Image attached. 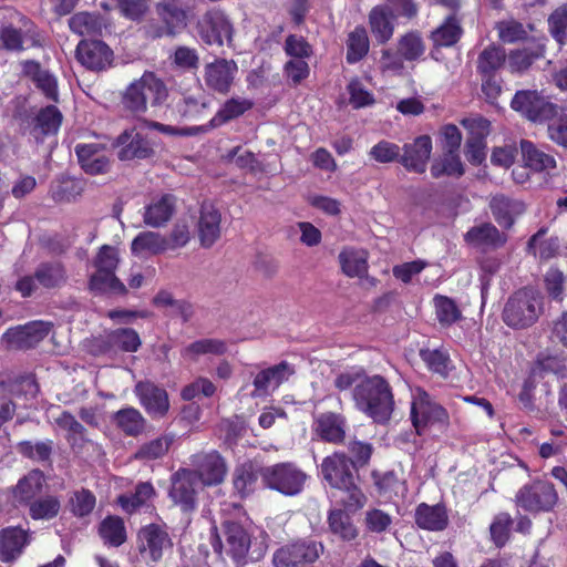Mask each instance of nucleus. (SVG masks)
<instances>
[{
  "mask_svg": "<svg viewBox=\"0 0 567 567\" xmlns=\"http://www.w3.org/2000/svg\"><path fill=\"white\" fill-rule=\"evenodd\" d=\"M350 512L347 508H334L328 512L327 524L329 532L342 542H352L358 535V528L354 525Z\"/></svg>",
  "mask_w": 567,
  "mask_h": 567,
  "instance_id": "obj_37",
  "label": "nucleus"
},
{
  "mask_svg": "<svg viewBox=\"0 0 567 567\" xmlns=\"http://www.w3.org/2000/svg\"><path fill=\"white\" fill-rule=\"evenodd\" d=\"M433 301L436 319L441 326L451 327L462 319V311L452 298L436 295Z\"/></svg>",
  "mask_w": 567,
  "mask_h": 567,
  "instance_id": "obj_59",
  "label": "nucleus"
},
{
  "mask_svg": "<svg viewBox=\"0 0 567 567\" xmlns=\"http://www.w3.org/2000/svg\"><path fill=\"white\" fill-rule=\"evenodd\" d=\"M533 372L539 378H545L548 374L565 377L567 361L558 355H538Z\"/></svg>",
  "mask_w": 567,
  "mask_h": 567,
  "instance_id": "obj_61",
  "label": "nucleus"
},
{
  "mask_svg": "<svg viewBox=\"0 0 567 567\" xmlns=\"http://www.w3.org/2000/svg\"><path fill=\"white\" fill-rule=\"evenodd\" d=\"M237 72L238 66L234 60L215 59L204 68L205 85L215 93L227 95L231 90Z\"/></svg>",
  "mask_w": 567,
  "mask_h": 567,
  "instance_id": "obj_16",
  "label": "nucleus"
},
{
  "mask_svg": "<svg viewBox=\"0 0 567 567\" xmlns=\"http://www.w3.org/2000/svg\"><path fill=\"white\" fill-rule=\"evenodd\" d=\"M62 118V113L56 106L48 105L37 114L33 132L42 136L54 135L61 126Z\"/></svg>",
  "mask_w": 567,
  "mask_h": 567,
  "instance_id": "obj_57",
  "label": "nucleus"
},
{
  "mask_svg": "<svg viewBox=\"0 0 567 567\" xmlns=\"http://www.w3.org/2000/svg\"><path fill=\"white\" fill-rule=\"evenodd\" d=\"M96 347L101 353L136 352L142 340L133 328H118L96 339Z\"/></svg>",
  "mask_w": 567,
  "mask_h": 567,
  "instance_id": "obj_23",
  "label": "nucleus"
},
{
  "mask_svg": "<svg viewBox=\"0 0 567 567\" xmlns=\"http://www.w3.org/2000/svg\"><path fill=\"white\" fill-rule=\"evenodd\" d=\"M227 351L226 342L220 339H200L189 343L182 350V357L196 361L199 355H223Z\"/></svg>",
  "mask_w": 567,
  "mask_h": 567,
  "instance_id": "obj_56",
  "label": "nucleus"
},
{
  "mask_svg": "<svg viewBox=\"0 0 567 567\" xmlns=\"http://www.w3.org/2000/svg\"><path fill=\"white\" fill-rule=\"evenodd\" d=\"M432 140L429 135H420L412 143H405L401 147L400 164L408 171L423 174L432 153Z\"/></svg>",
  "mask_w": 567,
  "mask_h": 567,
  "instance_id": "obj_21",
  "label": "nucleus"
},
{
  "mask_svg": "<svg viewBox=\"0 0 567 567\" xmlns=\"http://www.w3.org/2000/svg\"><path fill=\"white\" fill-rule=\"evenodd\" d=\"M464 34L462 20L456 13H451L431 31L429 39L432 42L430 56L440 61L442 48H452L456 45Z\"/></svg>",
  "mask_w": 567,
  "mask_h": 567,
  "instance_id": "obj_18",
  "label": "nucleus"
},
{
  "mask_svg": "<svg viewBox=\"0 0 567 567\" xmlns=\"http://www.w3.org/2000/svg\"><path fill=\"white\" fill-rule=\"evenodd\" d=\"M32 535L21 526H8L0 529V560L12 564L18 560L31 544Z\"/></svg>",
  "mask_w": 567,
  "mask_h": 567,
  "instance_id": "obj_19",
  "label": "nucleus"
},
{
  "mask_svg": "<svg viewBox=\"0 0 567 567\" xmlns=\"http://www.w3.org/2000/svg\"><path fill=\"white\" fill-rule=\"evenodd\" d=\"M347 419L341 413L323 412L315 420V431L328 443L341 444L346 439Z\"/></svg>",
  "mask_w": 567,
  "mask_h": 567,
  "instance_id": "obj_28",
  "label": "nucleus"
},
{
  "mask_svg": "<svg viewBox=\"0 0 567 567\" xmlns=\"http://www.w3.org/2000/svg\"><path fill=\"white\" fill-rule=\"evenodd\" d=\"M259 475L265 487L286 496L300 494L307 481V474L290 462L261 467Z\"/></svg>",
  "mask_w": 567,
  "mask_h": 567,
  "instance_id": "obj_8",
  "label": "nucleus"
},
{
  "mask_svg": "<svg viewBox=\"0 0 567 567\" xmlns=\"http://www.w3.org/2000/svg\"><path fill=\"white\" fill-rule=\"evenodd\" d=\"M34 272L39 286L48 290L62 288L69 279L64 264L58 260L39 264Z\"/></svg>",
  "mask_w": 567,
  "mask_h": 567,
  "instance_id": "obj_36",
  "label": "nucleus"
},
{
  "mask_svg": "<svg viewBox=\"0 0 567 567\" xmlns=\"http://www.w3.org/2000/svg\"><path fill=\"white\" fill-rule=\"evenodd\" d=\"M105 146L99 143H82L74 148L81 168L89 175L105 174L110 169V159L102 152Z\"/></svg>",
  "mask_w": 567,
  "mask_h": 567,
  "instance_id": "obj_25",
  "label": "nucleus"
},
{
  "mask_svg": "<svg viewBox=\"0 0 567 567\" xmlns=\"http://www.w3.org/2000/svg\"><path fill=\"white\" fill-rule=\"evenodd\" d=\"M420 357L426 368L442 378H447L451 371V358L447 351L441 349H422Z\"/></svg>",
  "mask_w": 567,
  "mask_h": 567,
  "instance_id": "obj_58",
  "label": "nucleus"
},
{
  "mask_svg": "<svg viewBox=\"0 0 567 567\" xmlns=\"http://www.w3.org/2000/svg\"><path fill=\"white\" fill-rule=\"evenodd\" d=\"M22 73L29 78L48 100L58 102V81L48 70L41 68L35 60H25L21 63Z\"/></svg>",
  "mask_w": 567,
  "mask_h": 567,
  "instance_id": "obj_33",
  "label": "nucleus"
},
{
  "mask_svg": "<svg viewBox=\"0 0 567 567\" xmlns=\"http://www.w3.org/2000/svg\"><path fill=\"white\" fill-rule=\"evenodd\" d=\"M410 417L417 435L424 434L429 426L437 425L440 429H446L450 425L447 410L433 401L430 394L421 389L411 404Z\"/></svg>",
  "mask_w": 567,
  "mask_h": 567,
  "instance_id": "obj_9",
  "label": "nucleus"
},
{
  "mask_svg": "<svg viewBox=\"0 0 567 567\" xmlns=\"http://www.w3.org/2000/svg\"><path fill=\"white\" fill-rule=\"evenodd\" d=\"M131 251L134 256L165 254L167 252L165 235L151 230L141 231L132 240Z\"/></svg>",
  "mask_w": 567,
  "mask_h": 567,
  "instance_id": "obj_43",
  "label": "nucleus"
},
{
  "mask_svg": "<svg viewBox=\"0 0 567 567\" xmlns=\"http://www.w3.org/2000/svg\"><path fill=\"white\" fill-rule=\"evenodd\" d=\"M254 107V102L245 97H230L226 100L210 118L208 125L212 128L220 127L233 120L244 115Z\"/></svg>",
  "mask_w": 567,
  "mask_h": 567,
  "instance_id": "obj_38",
  "label": "nucleus"
},
{
  "mask_svg": "<svg viewBox=\"0 0 567 567\" xmlns=\"http://www.w3.org/2000/svg\"><path fill=\"white\" fill-rule=\"evenodd\" d=\"M293 373V368L287 361L259 371L252 381L255 390L251 395L255 398L267 395L270 388H279Z\"/></svg>",
  "mask_w": 567,
  "mask_h": 567,
  "instance_id": "obj_27",
  "label": "nucleus"
},
{
  "mask_svg": "<svg viewBox=\"0 0 567 567\" xmlns=\"http://www.w3.org/2000/svg\"><path fill=\"white\" fill-rule=\"evenodd\" d=\"M547 122L548 138L557 146L567 150V113H557Z\"/></svg>",
  "mask_w": 567,
  "mask_h": 567,
  "instance_id": "obj_64",
  "label": "nucleus"
},
{
  "mask_svg": "<svg viewBox=\"0 0 567 567\" xmlns=\"http://www.w3.org/2000/svg\"><path fill=\"white\" fill-rule=\"evenodd\" d=\"M505 62V49L494 43L488 44L477 56L476 72L478 75H498Z\"/></svg>",
  "mask_w": 567,
  "mask_h": 567,
  "instance_id": "obj_42",
  "label": "nucleus"
},
{
  "mask_svg": "<svg viewBox=\"0 0 567 567\" xmlns=\"http://www.w3.org/2000/svg\"><path fill=\"white\" fill-rule=\"evenodd\" d=\"M545 51V45L539 43L512 50L508 55L511 71L513 73L527 71L537 60L544 58Z\"/></svg>",
  "mask_w": 567,
  "mask_h": 567,
  "instance_id": "obj_48",
  "label": "nucleus"
},
{
  "mask_svg": "<svg viewBox=\"0 0 567 567\" xmlns=\"http://www.w3.org/2000/svg\"><path fill=\"white\" fill-rule=\"evenodd\" d=\"M135 394L141 405L153 419L164 417L169 410V399L164 388L151 381H140L135 385Z\"/></svg>",
  "mask_w": 567,
  "mask_h": 567,
  "instance_id": "obj_20",
  "label": "nucleus"
},
{
  "mask_svg": "<svg viewBox=\"0 0 567 567\" xmlns=\"http://www.w3.org/2000/svg\"><path fill=\"white\" fill-rule=\"evenodd\" d=\"M165 83L152 72H145L141 79L132 82L122 96L125 111L138 117L147 110V101L152 105H161L167 99Z\"/></svg>",
  "mask_w": 567,
  "mask_h": 567,
  "instance_id": "obj_4",
  "label": "nucleus"
},
{
  "mask_svg": "<svg viewBox=\"0 0 567 567\" xmlns=\"http://www.w3.org/2000/svg\"><path fill=\"white\" fill-rule=\"evenodd\" d=\"M414 520L424 530L442 532L449 525V515L443 504L421 503L415 508Z\"/></svg>",
  "mask_w": 567,
  "mask_h": 567,
  "instance_id": "obj_34",
  "label": "nucleus"
},
{
  "mask_svg": "<svg viewBox=\"0 0 567 567\" xmlns=\"http://www.w3.org/2000/svg\"><path fill=\"white\" fill-rule=\"evenodd\" d=\"M511 107L533 123H545L558 113V105L535 90L517 91L511 101Z\"/></svg>",
  "mask_w": 567,
  "mask_h": 567,
  "instance_id": "obj_10",
  "label": "nucleus"
},
{
  "mask_svg": "<svg viewBox=\"0 0 567 567\" xmlns=\"http://www.w3.org/2000/svg\"><path fill=\"white\" fill-rule=\"evenodd\" d=\"M45 486L47 477L43 471L32 468L18 480L12 488V496L19 505L27 506L42 495Z\"/></svg>",
  "mask_w": 567,
  "mask_h": 567,
  "instance_id": "obj_26",
  "label": "nucleus"
},
{
  "mask_svg": "<svg viewBox=\"0 0 567 567\" xmlns=\"http://www.w3.org/2000/svg\"><path fill=\"white\" fill-rule=\"evenodd\" d=\"M115 144L121 146L117 154L121 161L145 159L154 154L147 138L140 133L133 135V131L121 133Z\"/></svg>",
  "mask_w": 567,
  "mask_h": 567,
  "instance_id": "obj_31",
  "label": "nucleus"
},
{
  "mask_svg": "<svg viewBox=\"0 0 567 567\" xmlns=\"http://www.w3.org/2000/svg\"><path fill=\"white\" fill-rule=\"evenodd\" d=\"M52 329V323L45 321H32L24 326L11 328L3 333V340L9 347L19 350L35 348L44 340Z\"/></svg>",
  "mask_w": 567,
  "mask_h": 567,
  "instance_id": "obj_15",
  "label": "nucleus"
},
{
  "mask_svg": "<svg viewBox=\"0 0 567 567\" xmlns=\"http://www.w3.org/2000/svg\"><path fill=\"white\" fill-rule=\"evenodd\" d=\"M545 311V298L534 287L515 290L502 310L503 322L513 330H527L535 326Z\"/></svg>",
  "mask_w": 567,
  "mask_h": 567,
  "instance_id": "obj_3",
  "label": "nucleus"
},
{
  "mask_svg": "<svg viewBox=\"0 0 567 567\" xmlns=\"http://www.w3.org/2000/svg\"><path fill=\"white\" fill-rule=\"evenodd\" d=\"M464 241L483 251L496 250L506 244L507 236L501 233L492 223H483L471 227L464 234Z\"/></svg>",
  "mask_w": 567,
  "mask_h": 567,
  "instance_id": "obj_24",
  "label": "nucleus"
},
{
  "mask_svg": "<svg viewBox=\"0 0 567 567\" xmlns=\"http://www.w3.org/2000/svg\"><path fill=\"white\" fill-rule=\"evenodd\" d=\"M559 501L555 485L546 478H535L524 484L515 495L517 507L533 515L549 513Z\"/></svg>",
  "mask_w": 567,
  "mask_h": 567,
  "instance_id": "obj_6",
  "label": "nucleus"
},
{
  "mask_svg": "<svg viewBox=\"0 0 567 567\" xmlns=\"http://www.w3.org/2000/svg\"><path fill=\"white\" fill-rule=\"evenodd\" d=\"M371 477L381 496L393 497L406 491L405 481L401 480L395 471H372Z\"/></svg>",
  "mask_w": 567,
  "mask_h": 567,
  "instance_id": "obj_52",
  "label": "nucleus"
},
{
  "mask_svg": "<svg viewBox=\"0 0 567 567\" xmlns=\"http://www.w3.org/2000/svg\"><path fill=\"white\" fill-rule=\"evenodd\" d=\"M168 496L183 513L190 514L197 509L198 482L189 468H178L171 478Z\"/></svg>",
  "mask_w": 567,
  "mask_h": 567,
  "instance_id": "obj_12",
  "label": "nucleus"
},
{
  "mask_svg": "<svg viewBox=\"0 0 567 567\" xmlns=\"http://www.w3.org/2000/svg\"><path fill=\"white\" fill-rule=\"evenodd\" d=\"M194 29L200 41L209 47L231 44L235 29L227 13L220 8H209L195 21Z\"/></svg>",
  "mask_w": 567,
  "mask_h": 567,
  "instance_id": "obj_7",
  "label": "nucleus"
},
{
  "mask_svg": "<svg viewBox=\"0 0 567 567\" xmlns=\"http://www.w3.org/2000/svg\"><path fill=\"white\" fill-rule=\"evenodd\" d=\"M396 48L406 62L421 60L426 50L422 34L417 30H411L402 34L398 39Z\"/></svg>",
  "mask_w": 567,
  "mask_h": 567,
  "instance_id": "obj_51",
  "label": "nucleus"
},
{
  "mask_svg": "<svg viewBox=\"0 0 567 567\" xmlns=\"http://www.w3.org/2000/svg\"><path fill=\"white\" fill-rule=\"evenodd\" d=\"M189 472L203 486L221 484L227 474V464L217 451L199 452L190 456Z\"/></svg>",
  "mask_w": 567,
  "mask_h": 567,
  "instance_id": "obj_11",
  "label": "nucleus"
},
{
  "mask_svg": "<svg viewBox=\"0 0 567 567\" xmlns=\"http://www.w3.org/2000/svg\"><path fill=\"white\" fill-rule=\"evenodd\" d=\"M177 197L171 193L154 196L143 208V221L152 228L165 227L176 212Z\"/></svg>",
  "mask_w": 567,
  "mask_h": 567,
  "instance_id": "obj_22",
  "label": "nucleus"
},
{
  "mask_svg": "<svg viewBox=\"0 0 567 567\" xmlns=\"http://www.w3.org/2000/svg\"><path fill=\"white\" fill-rule=\"evenodd\" d=\"M339 261L342 271L351 278L363 277L368 271V262L353 250H342L339 254Z\"/></svg>",
  "mask_w": 567,
  "mask_h": 567,
  "instance_id": "obj_63",
  "label": "nucleus"
},
{
  "mask_svg": "<svg viewBox=\"0 0 567 567\" xmlns=\"http://www.w3.org/2000/svg\"><path fill=\"white\" fill-rule=\"evenodd\" d=\"M221 215L213 205H203L198 219L200 246L210 248L220 237Z\"/></svg>",
  "mask_w": 567,
  "mask_h": 567,
  "instance_id": "obj_35",
  "label": "nucleus"
},
{
  "mask_svg": "<svg viewBox=\"0 0 567 567\" xmlns=\"http://www.w3.org/2000/svg\"><path fill=\"white\" fill-rule=\"evenodd\" d=\"M400 152L401 147L399 144L381 140L370 148L368 155L370 159L378 164H391L400 163Z\"/></svg>",
  "mask_w": 567,
  "mask_h": 567,
  "instance_id": "obj_62",
  "label": "nucleus"
},
{
  "mask_svg": "<svg viewBox=\"0 0 567 567\" xmlns=\"http://www.w3.org/2000/svg\"><path fill=\"white\" fill-rule=\"evenodd\" d=\"M519 146L526 167L537 173L556 168L555 157L537 147L532 141L522 140Z\"/></svg>",
  "mask_w": 567,
  "mask_h": 567,
  "instance_id": "obj_41",
  "label": "nucleus"
},
{
  "mask_svg": "<svg viewBox=\"0 0 567 567\" xmlns=\"http://www.w3.org/2000/svg\"><path fill=\"white\" fill-rule=\"evenodd\" d=\"M89 287L92 291L99 293H110L114 296H126L127 288L115 275V272L95 271L89 278Z\"/></svg>",
  "mask_w": 567,
  "mask_h": 567,
  "instance_id": "obj_49",
  "label": "nucleus"
},
{
  "mask_svg": "<svg viewBox=\"0 0 567 567\" xmlns=\"http://www.w3.org/2000/svg\"><path fill=\"white\" fill-rule=\"evenodd\" d=\"M430 171L433 178L442 176L460 178L464 175L465 167L460 152L443 151V154L433 161Z\"/></svg>",
  "mask_w": 567,
  "mask_h": 567,
  "instance_id": "obj_47",
  "label": "nucleus"
},
{
  "mask_svg": "<svg viewBox=\"0 0 567 567\" xmlns=\"http://www.w3.org/2000/svg\"><path fill=\"white\" fill-rule=\"evenodd\" d=\"M99 536L109 547L122 546L127 540L124 519L117 515H107L99 525Z\"/></svg>",
  "mask_w": 567,
  "mask_h": 567,
  "instance_id": "obj_46",
  "label": "nucleus"
},
{
  "mask_svg": "<svg viewBox=\"0 0 567 567\" xmlns=\"http://www.w3.org/2000/svg\"><path fill=\"white\" fill-rule=\"evenodd\" d=\"M22 25L24 30L16 28L12 24L2 25L0 28L1 48L10 52H21L25 50L24 41L29 42V47H43V39L37 25L28 18H23Z\"/></svg>",
  "mask_w": 567,
  "mask_h": 567,
  "instance_id": "obj_13",
  "label": "nucleus"
},
{
  "mask_svg": "<svg viewBox=\"0 0 567 567\" xmlns=\"http://www.w3.org/2000/svg\"><path fill=\"white\" fill-rule=\"evenodd\" d=\"M174 442L173 434H162L143 443L134 453V458L141 462H151L162 458L167 454Z\"/></svg>",
  "mask_w": 567,
  "mask_h": 567,
  "instance_id": "obj_50",
  "label": "nucleus"
},
{
  "mask_svg": "<svg viewBox=\"0 0 567 567\" xmlns=\"http://www.w3.org/2000/svg\"><path fill=\"white\" fill-rule=\"evenodd\" d=\"M17 453L33 463L52 464L54 442L51 439L43 441L23 440L16 445Z\"/></svg>",
  "mask_w": 567,
  "mask_h": 567,
  "instance_id": "obj_39",
  "label": "nucleus"
},
{
  "mask_svg": "<svg viewBox=\"0 0 567 567\" xmlns=\"http://www.w3.org/2000/svg\"><path fill=\"white\" fill-rule=\"evenodd\" d=\"M156 491L151 482H140L131 494H121L117 504L126 514H133L155 498Z\"/></svg>",
  "mask_w": 567,
  "mask_h": 567,
  "instance_id": "obj_45",
  "label": "nucleus"
},
{
  "mask_svg": "<svg viewBox=\"0 0 567 567\" xmlns=\"http://www.w3.org/2000/svg\"><path fill=\"white\" fill-rule=\"evenodd\" d=\"M489 209L495 221L504 229H511L517 216L525 212L523 202L498 194L489 200Z\"/></svg>",
  "mask_w": 567,
  "mask_h": 567,
  "instance_id": "obj_30",
  "label": "nucleus"
},
{
  "mask_svg": "<svg viewBox=\"0 0 567 567\" xmlns=\"http://www.w3.org/2000/svg\"><path fill=\"white\" fill-rule=\"evenodd\" d=\"M27 507L33 520H51L59 515L61 501L59 496L48 494L35 498Z\"/></svg>",
  "mask_w": 567,
  "mask_h": 567,
  "instance_id": "obj_53",
  "label": "nucleus"
},
{
  "mask_svg": "<svg viewBox=\"0 0 567 567\" xmlns=\"http://www.w3.org/2000/svg\"><path fill=\"white\" fill-rule=\"evenodd\" d=\"M346 61L348 64H355L362 61L370 51V39L363 25H357L347 35Z\"/></svg>",
  "mask_w": 567,
  "mask_h": 567,
  "instance_id": "obj_44",
  "label": "nucleus"
},
{
  "mask_svg": "<svg viewBox=\"0 0 567 567\" xmlns=\"http://www.w3.org/2000/svg\"><path fill=\"white\" fill-rule=\"evenodd\" d=\"M395 16L388 4L374 6L369 14L370 30L379 44L388 43L394 33Z\"/></svg>",
  "mask_w": 567,
  "mask_h": 567,
  "instance_id": "obj_32",
  "label": "nucleus"
},
{
  "mask_svg": "<svg viewBox=\"0 0 567 567\" xmlns=\"http://www.w3.org/2000/svg\"><path fill=\"white\" fill-rule=\"evenodd\" d=\"M228 555L236 563H243L248 554L251 537L247 529L237 522L226 520L223 524Z\"/></svg>",
  "mask_w": 567,
  "mask_h": 567,
  "instance_id": "obj_29",
  "label": "nucleus"
},
{
  "mask_svg": "<svg viewBox=\"0 0 567 567\" xmlns=\"http://www.w3.org/2000/svg\"><path fill=\"white\" fill-rule=\"evenodd\" d=\"M321 475L328 485L339 492V503L352 513L361 509L367 496L361 489L360 475L344 452H334L321 463Z\"/></svg>",
  "mask_w": 567,
  "mask_h": 567,
  "instance_id": "obj_1",
  "label": "nucleus"
},
{
  "mask_svg": "<svg viewBox=\"0 0 567 567\" xmlns=\"http://www.w3.org/2000/svg\"><path fill=\"white\" fill-rule=\"evenodd\" d=\"M259 476V472L255 471L251 464H243L235 468L233 487L239 498L244 499L255 491Z\"/></svg>",
  "mask_w": 567,
  "mask_h": 567,
  "instance_id": "obj_55",
  "label": "nucleus"
},
{
  "mask_svg": "<svg viewBox=\"0 0 567 567\" xmlns=\"http://www.w3.org/2000/svg\"><path fill=\"white\" fill-rule=\"evenodd\" d=\"M137 539L141 555H147L153 563L162 560L164 551L173 547L166 527L154 523L143 526L138 530Z\"/></svg>",
  "mask_w": 567,
  "mask_h": 567,
  "instance_id": "obj_14",
  "label": "nucleus"
},
{
  "mask_svg": "<svg viewBox=\"0 0 567 567\" xmlns=\"http://www.w3.org/2000/svg\"><path fill=\"white\" fill-rule=\"evenodd\" d=\"M189 8L184 0H161L155 6V12L162 22L150 23L145 27L147 39L156 40L164 37H175L187 25Z\"/></svg>",
  "mask_w": 567,
  "mask_h": 567,
  "instance_id": "obj_5",
  "label": "nucleus"
},
{
  "mask_svg": "<svg viewBox=\"0 0 567 567\" xmlns=\"http://www.w3.org/2000/svg\"><path fill=\"white\" fill-rule=\"evenodd\" d=\"M69 27L79 35H101L104 23L100 14L78 12L70 18Z\"/></svg>",
  "mask_w": 567,
  "mask_h": 567,
  "instance_id": "obj_54",
  "label": "nucleus"
},
{
  "mask_svg": "<svg viewBox=\"0 0 567 567\" xmlns=\"http://www.w3.org/2000/svg\"><path fill=\"white\" fill-rule=\"evenodd\" d=\"M76 60L92 71L109 69L114 60L111 48L101 40H81L75 49Z\"/></svg>",
  "mask_w": 567,
  "mask_h": 567,
  "instance_id": "obj_17",
  "label": "nucleus"
},
{
  "mask_svg": "<svg viewBox=\"0 0 567 567\" xmlns=\"http://www.w3.org/2000/svg\"><path fill=\"white\" fill-rule=\"evenodd\" d=\"M548 32L561 49L567 44V2L557 7L548 17Z\"/></svg>",
  "mask_w": 567,
  "mask_h": 567,
  "instance_id": "obj_60",
  "label": "nucleus"
},
{
  "mask_svg": "<svg viewBox=\"0 0 567 567\" xmlns=\"http://www.w3.org/2000/svg\"><path fill=\"white\" fill-rule=\"evenodd\" d=\"M113 424L126 436L137 437L146 426L143 414L133 406L123 408L111 416Z\"/></svg>",
  "mask_w": 567,
  "mask_h": 567,
  "instance_id": "obj_40",
  "label": "nucleus"
},
{
  "mask_svg": "<svg viewBox=\"0 0 567 567\" xmlns=\"http://www.w3.org/2000/svg\"><path fill=\"white\" fill-rule=\"evenodd\" d=\"M355 408L375 423H388L394 412L395 401L391 384L380 375H367L352 391Z\"/></svg>",
  "mask_w": 567,
  "mask_h": 567,
  "instance_id": "obj_2",
  "label": "nucleus"
}]
</instances>
